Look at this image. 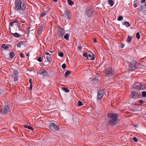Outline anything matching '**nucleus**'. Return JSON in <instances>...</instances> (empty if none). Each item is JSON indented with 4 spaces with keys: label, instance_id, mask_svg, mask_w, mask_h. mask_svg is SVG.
<instances>
[{
    "label": "nucleus",
    "instance_id": "nucleus-9",
    "mask_svg": "<svg viewBox=\"0 0 146 146\" xmlns=\"http://www.w3.org/2000/svg\"><path fill=\"white\" fill-rule=\"evenodd\" d=\"M63 16L66 18L70 19L71 18L70 11L68 10H66L64 11Z\"/></svg>",
    "mask_w": 146,
    "mask_h": 146
},
{
    "label": "nucleus",
    "instance_id": "nucleus-53",
    "mask_svg": "<svg viewBox=\"0 0 146 146\" xmlns=\"http://www.w3.org/2000/svg\"><path fill=\"white\" fill-rule=\"evenodd\" d=\"M21 23H25V22L24 21V22H21Z\"/></svg>",
    "mask_w": 146,
    "mask_h": 146
},
{
    "label": "nucleus",
    "instance_id": "nucleus-24",
    "mask_svg": "<svg viewBox=\"0 0 146 146\" xmlns=\"http://www.w3.org/2000/svg\"><path fill=\"white\" fill-rule=\"evenodd\" d=\"M69 36V35L68 34V33H66L64 36V38L66 40H68Z\"/></svg>",
    "mask_w": 146,
    "mask_h": 146
},
{
    "label": "nucleus",
    "instance_id": "nucleus-17",
    "mask_svg": "<svg viewBox=\"0 0 146 146\" xmlns=\"http://www.w3.org/2000/svg\"><path fill=\"white\" fill-rule=\"evenodd\" d=\"M108 3L111 6H112L114 4V2L112 0H108Z\"/></svg>",
    "mask_w": 146,
    "mask_h": 146
},
{
    "label": "nucleus",
    "instance_id": "nucleus-44",
    "mask_svg": "<svg viewBox=\"0 0 146 146\" xmlns=\"http://www.w3.org/2000/svg\"><path fill=\"white\" fill-rule=\"evenodd\" d=\"M14 79H15V81H18V78L17 77H16Z\"/></svg>",
    "mask_w": 146,
    "mask_h": 146
},
{
    "label": "nucleus",
    "instance_id": "nucleus-1",
    "mask_svg": "<svg viewBox=\"0 0 146 146\" xmlns=\"http://www.w3.org/2000/svg\"><path fill=\"white\" fill-rule=\"evenodd\" d=\"M26 6L24 3H22L20 0H16L15 2V9L17 11H24Z\"/></svg>",
    "mask_w": 146,
    "mask_h": 146
},
{
    "label": "nucleus",
    "instance_id": "nucleus-42",
    "mask_svg": "<svg viewBox=\"0 0 146 146\" xmlns=\"http://www.w3.org/2000/svg\"><path fill=\"white\" fill-rule=\"evenodd\" d=\"M32 84H30V88H29V89L31 91L32 90Z\"/></svg>",
    "mask_w": 146,
    "mask_h": 146
},
{
    "label": "nucleus",
    "instance_id": "nucleus-15",
    "mask_svg": "<svg viewBox=\"0 0 146 146\" xmlns=\"http://www.w3.org/2000/svg\"><path fill=\"white\" fill-rule=\"evenodd\" d=\"M11 34L13 36H14L17 38H19L20 36V35L19 34L17 33H11Z\"/></svg>",
    "mask_w": 146,
    "mask_h": 146
},
{
    "label": "nucleus",
    "instance_id": "nucleus-50",
    "mask_svg": "<svg viewBox=\"0 0 146 146\" xmlns=\"http://www.w3.org/2000/svg\"><path fill=\"white\" fill-rule=\"evenodd\" d=\"M49 52H50L52 53V52H53V51H49Z\"/></svg>",
    "mask_w": 146,
    "mask_h": 146
},
{
    "label": "nucleus",
    "instance_id": "nucleus-7",
    "mask_svg": "<svg viewBox=\"0 0 146 146\" xmlns=\"http://www.w3.org/2000/svg\"><path fill=\"white\" fill-rule=\"evenodd\" d=\"M140 93H138L134 91H132L131 93V96L134 99H137L139 98Z\"/></svg>",
    "mask_w": 146,
    "mask_h": 146
},
{
    "label": "nucleus",
    "instance_id": "nucleus-19",
    "mask_svg": "<svg viewBox=\"0 0 146 146\" xmlns=\"http://www.w3.org/2000/svg\"><path fill=\"white\" fill-rule=\"evenodd\" d=\"M68 2L69 5L70 6H72L74 4V3L71 0H68Z\"/></svg>",
    "mask_w": 146,
    "mask_h": 146
},
{
    "label": "nucleus",
    "instance_id": "nucleus-11",
    "mask_svg": "<svg viewBox=\"0 0 146 146\" xmlns=\"http://www.w3.org/2000/svg\"><path fill=\"white\" fill-rule=\"evenodd\" d=\"M44 58L46 59L47 60L48 62H50V56L49 53L48 52L45 53L44 56Z\"/></svg>",
    "mask_w": 146,
    "mask_h": 146
},
{
    "label": "nucleus",
    "instance_id": "nucleus-23",
    "mask_svg": "<svg viewBox=\"0 0 146 146\" xmlns=\"http://www.w3.org/2000/svg\"><path fill=\"white\" fill-rule=\"evenodd\" d=\"M42 27L41 26H40L39 27V28L38 30V34H39L41 33V32L42 31Z\"/></svg>",
    "mask_w": 146,
    "mask_h": 146
},
{
    "label": "nucleus",
    "instance_id": "nucleus-38",
    "mask_svg": "<svg viewBox=\"0 0 146 146\" xmlns=\"http://www.w3.org/2000/svg\"><path fill=\"white\" fill-rule=\"evenodd\" d=\"M20 56L21 58H24L25 57L23 53H21L20 54Z\"/></svg>",
    "mask_w": 146,
    "mask_h": 146
},
{
    "label": "nucleus",
    "instance_id": "nucleus-28",
    "mask_svg": "<svg viewBox=\"0 0 146 146\" xmlns=\"http://www.w3.org/2000/svg\"><path fill=\"white\" fill-rule=\"evenodd\" d=\"M132 37L131 36H128L127 39V41L128 42H129L131 40V39Z\"/></svg>",
    "mask_w": 146,
    "mask_h": 146
},
{
    "label": "nucleus",
    "instance_id": "nucleus-6",
    "mask_svg": "<svg viewBox=\"0 0 146 146\" xmlns=\"http://www.w3.org/2000/svg\"><path fill=\"white\" fill-rule=\"evenodd\" d=\"M57 34L58 36L61 38L62 37L63 35L65 33V31L63 28L59 27L58 29Z\"/></svg>",
    "mask_w": 146,
    "mask_h": 146
},
{
    "label": "nucleus",
    "instance_id": "nucleus-36",
    "mask_svg": "<svg viewBox=\"0 0 146 146\" xmlns=\"http://www.w3.org/2000/svg\"><path fill=\"white\" fill-rule=\"evenodd\" d=\"M132 139L135 142H137V139L135 137H133Z\"/></svg>",
    "mask_w": 146,
    "mask_h": 146
},
{
    "label": "nucleus",
    "instance_id": "nucleus-48",
    "mask_svg": "<svg viewBox=\"0 0 146 146\" xmlns=\"http://www.w3.org/2000/svg\"><path fill=\"white\" fill-rule=\"evenodd\" d=\"M29 53H27V56H29Z\"/></svg>",
    "mask_w": 146,
    "mask_h": 146
},
{
    "label": "nucleus",
    "instance_id": "nucleus-4",
    "mask_svg": "<svg viewBox=\"0 0 146 146\" xmlns=\"http://www.w3.org/2000/svg\"><path fill=\"white\" fill-rule=\"evenodd\" d=\"M9 107L7 106H4L1 110H0V112L4 115H6L9 110Z\"/></svg>",
    "mask_w": 146,
    "mask_h": 146
},
{
    "label": "nucleus",
    "instance_id": "nucleus-10",
    "mask_svg": "<svg viewBox=\"0 0 146 146\" xmlns=\"http://www.w3.org/2000/svg\"><path fill=\"white\" fill-rule=\"evenodd\" d=\"M113 74V72L112 71L111 68H108L106 70L105 74L107 75L108 76H110Z\"/></svg>",
    "mask_w": 146,
    "mask_h": 146
},
{
    "label": "nucleus",
    "instance_id": "nucleus-39",
    "mask_svg": "<svg viewBox=\"0 0 146 146\" xmlns=\"http://www.w3.org/2000/svg\"><path fill=\"white\" fill-rule=\"evenodd\" d=\"M40 62H42L41 58L40 57H39L37 59Z\"/></svg>",
    "mask_w": 146,
    "mask_h": 146
},
{
    "label": "nucleus",
    "instance_id": "nucleus-29",
    "mask_svg": "<svg viewBox=\"0 0 146 146\" xmlns=\"http://www.w3.org/2000/svg\"><path fill=\"white\" fill-rule=\"evenodd\" d=\"M58 54L61 57H62L64 56V54L62 52L60 51L58 52Z\"/></svg>",
    "mask_w": 146,
    "mask_h": 146
},
{
    "label": "nucleus",
    "instance_id": "nucleus-40",
    "mask_svg": "<svg viewBox=\"0 0 146 146\" xmlns=\"http://www.w3.org/2000/svg\"><path fill=\"white\" fill-rule=\"evenodd\" d=\"M124 47V44L123 43H122L121 44V48H123Z\"/></svg>",
    "mask_w": 146,
    "mask_h": 146
},
{
    "label": "nucleus",
    "instance_id": "nucleus-51",
    "mask_svg": "<svg viewBox=\"0 0 146 146\" xmlns=\"http://www.w3.org/2000/svg\"><path fill=\"white\" fill-rule=\"evenodd\" d=\"M78 48L79 49H81V47L80 46H78Z\"/></svg>",
    "mask_w": 146,
    "mask_h": 146
},
{
    "label": "nucleus",
    "instance_id": "nucleus-37",
    "mask_svg": "<svg viewBox=\"0 0 146 146\" xmlns=\"http://www.w3.org/2000/svg\"><path fill=\"white\" fill-rule=\"evenodd\" d=\"M145 101L143 100H140L139 101V102L141 104H143L145 102Z\"/></svg>",
    "mask_w": 146,
    "mask_h": 146
},
{
    "label": "nucleus",
    "instance_id": "nucleus-26",
    "mask_svg": "<svg viewBox=\"0 0 146 146\" xmlns=\"http://www.w3.org/2000/svg\"><path fill=\"white\" fill-rule=\"evenodd\" d=\"M142 96L143 97H146V92L145 91L142 92H141Z\"/></svg>",
    "mask_w": 146,
    "mask_h": 146
},
{
    "label": "nucleus",
    "instance_id": "nucleus-25",
    "mask_svg": "<svg viewBox=\"0 0 146 146\" xmlns=\"http://www.w3.org/2000/svg\"><path fill=\"white\" fill-rule=\"evenodd\" d=\"M124 25L126 27H129L130 26V24L129 22L127 21H125L124 22Z\"/></svg>",
    "mask_w": 146,
    "mask_h": 146
},
{
    "label": "nucleus",
    "instance_id": "nucleus-13",
    "mask_svg": "<svg viewBox=\"0 0 146 146\" xmlns=\"http://www.w3.org/2000/svg\"><path fill=\"white\" fill-rule=\"evenodd\" d=\"M17 24L19 25L20 23L19 21H18L17 20H15L11 22L10 23V25L11 27H13V25H16Z\"/></svg>",
    "mask_w": 146,
    "mask_h": 146
},
{
    "label": "nucleus",
    "instance_id": "nucleus-5",
    "mask_svg": "<svg viewBox=\"0 0 146 146\" xmlns=\"http://www.w3.org/2000/svg\"><path fill=\"white\" fill-rule=\"evenodd\" d=\"M49 129L53 131H58L59 128L57 125L53 123H50L48 125Z\"/></svg>",
    "mask_w": 146,
    "mask_h": 146
},
{
    "label": "nucleus",
    "instance_id": "nucleus-54",
    "mask_svg": "<svg viewBox=\"0 0 146 146\" xmlns=\"http://www.w3.org/2000/svg\"><path fill=\"white\" fill-rule=\"evenodd\" d=\"M145 5L146 7V3H145Z\"/></svg>",
    "mask_w": 146,
    "mask_h": 146
},
{
    "label": "nucleus",
    "instance_id": "nucleus-3",
    "mask_svg": "<svg viewBox=\"0 0 146 146\" xmlns=\"http://www.w3.org/2000/svg\"><path fill=\"white\" fill-rule=\"evenodd\" d=\"M83 55L86 59L88 60H94V55L92 52H89L88 54L85 52L83 54Z\"/></svg>",
    "mask_w": 146,
    "mask_h": 146
},
{
    "label": "nucleus",
    "instance_id": "nucleus-8",
    "mask_svg": "<svg viewBox=\"0 0 146 146\" xmlns=\"http://www.w3.org/2000/svg\"><path fill=\"white\" fill-rule=\"evenodd\" d=\"M104 95V92L102 90H99L98 93L97 100H100Z\"/></svg>",
    "mask_w": 146,
    "mask_h": 146
},
{
    "label": "nucleus",
    "instance_id": "nucleus-47",
    "mask_svg": "<svg viewBox=\"0 0 146 146\" xmlns=\"http://www.w3.org/2000/svg\"><path fill=\"white\" fill-rule=\"evenodd\" d=\"M93 41L94 42H96V40L95 38H94L93 39Z\"/></svg>",
    "mask_w": 146,
    "mask_h": 146
},
{
    "label": "nucleus",
    "instance_id": "nucleus-46",
    "mask_svg": "<svg viewBox=\"0 0 146 146\" xmlns=\"http://www.w3.org/2000/svg\"><path fill=\"white\" fill-rule=\"evenodd\" d=\"M133 6L135 7L136 8L137 7V5L136 4H134Z\"/></svg>",
    "mask_w": 146,
    "mask_h": 146
},
{
    "label": "nucleus",
    "instance_id": "nucleus-22",
    "mask_svg": "<svg viewBox=\"0 0 146 146\" xmlns=\"http://www.w3.org/2000/svg\"><path fill=\"white\" fill-rule=\"evenodd\" d=\"M62 90L64 92H68L69 91V90H68L67 88H62Z\"/></svg>",
    "mask_w": 146,
    "mask_h": 146
},
{
    "label": "nucleus",
    "instance_id": "nucleus-52",
    "mask_svg": "<svg viewBox=\"0 0 146 146\" xmlns=\"http://www.w3.org/2000/svg\"><path fill=\"white\" fill-rule=\"evenodd\" d=\"M141 8L142 9H143V7L142 6H141Z\"/></svg>",
    "mask_w": 146,
    "mask_h": 146
},
{
    "label": "nucleus",
    "instance_id": "nucleus-34",
    "mask_svg": "<svg viewBox=\"0 0 146 146\" xmlns=\"http://www.w3.org/2000/svg\"><path fill=\"white\" fill-rule=\"evenodd\" d=\"M82 102L80 101H79L78 102V106H80L82 105Z\"/></svg>",
    "mask_w": 146,
    "mask_h": 146
},
{
    "label": "nucleus",
    "instance_id": "nucleus-31",
    "mask_svg": "<svg viewBox=\"0 0 146 146\" xmlns=\"http://www.w3.org/2000/svg\"><path fill=\"white\" fill-rule=\"evenodd\" d=\"M136 36L137 38L138 39H139L140 38V35L139 32H137L136 34Z\"/></svg>",
    "mask_w": 146,
    "mask_h": 146
},
{
    "label": "nucleus",
    "instance_id": "nucleus-16",
    "mask_svg": "<svg viewBox=\"0 0 146 146\" xmlns=\"http://www.w3.org/2000/svg\"><path fill=\"white\" fill-rule=\"evenodd\" d=\"M139 87V89L141 90H143L145 89L146 88V87L143 85H138Z\"/></svg>",
    "mask_w": 146,
    "mask_h": 146
},
{
    "label": "nucleus",
    "instance_id": "nucleus-43",
    "mask_svg": "<svg viewBox=\"0 0 146 146\" xmlns=\"http://www.w3.org/2000/svg\"><path fill=\"white\" fill-rule=\"evenodd\" d=\"M32 79H30L29 80V82L30 83V84H32Z\"/></svg>",
    "mask_w": 146,
    "mask_h": 146
},
{
    "label": "nucleus",
    "instance_id": "nucleus-49",
    "mask_svg": "<svg viewBox=\"0 0 146 146\" xmlns=\"http://www.w3.org/2000/svg\"><path fill=\"white\" fill-rule=\"evenodd\" d=\"M53 1L54 2H57V0H53Z\"/></svg>",
    "mask_w": 146,
    "mask_h": 146
},
{
    "label": "nucleus",
    "instance_id": "nucleus-27",
    "mask_svg": "<svg viewBox=\"0 0 146 146\" xmlns=\"http://www.w3.org/2000/svg\"><path fill=\"white\" fill-rule=\"evenodd\" d=\"M24 127L25 128H27L29 129H30V130H33V128L31 126H29L27 125H24Z\"/></svg>",
    "mask_w": 146,
    "mask_h": 146
},
{
    "label": "nucleus",
    "instance_id": "nucleus-18",
    "mask_svg": "<svg viewBox=\"0 0 146 146\" xmlns=\"http://www.w3.org/2000/svg\"><path fill=\"white\" fill-rule=\"evenodd\" d=\"M24 44V42L23 41H21L19 42L17 45V46L19 47H21V46Z\"/></svg>",
    "mask_w": 146,
    "mask_h": 146
},
{
    "label": "nucleus",
    "instance_id": "nucleus-33",
    "mask_svg": "<svg viewBox=\"0 0 146 146\" xmlns=\"http://www.w3.org/2000/svg\"><path fill=\"white\" fill-rule=\"evenodd\" d=\"M123 19V17L121 16H119L117 18V20L119 21H121Z\"/></svg>",
    "mask_w": 146,
    "mask_h": 146
},
{
    "label": "nucleus",
    "instance_id": "nucleus-35",
    "mask_svg": "<svg viewBox=\"0 0 146 146\" xmlns=\"http://www.w3.org/2000/svg\"><path fill=\"white\" fill-rule=\"evenodd\" d=\"M62 67L63 69H65L66 67V64H62Z\"/></svg>",
    "mask_w": 146,
    "mask_h": 146
},
{
    "label": "nucleus",
    "instance_id": "nucleus-45",
    "mask_svg": "<svg viewBox=\"0 0 146 146\" xmlns=\"http://www.w3.org/2000/svg\"><path fill=\"white\" fill-rule=\"evenodd\" d=\"M145 0H141V3H142L145 2Z\"/></svg>",
    "mask_w": 146,
    "mask_h": 146
},
{
    "label": "nucleus",
    "instance_id": "nucleus-30",
    "mask_svg": "<svg viewBox=\"0 0 146 146\" xmlns=\"http://www.w3.org/2000/svg\"><path fill=\"white\" fill-rule=\"evenodd\" d=\"M70 73L71 72L70 71H67L65 72L64 75L66 76H67L68 75L70 74Z\"/></svg>",
    "mask_w": 146,
    "mask_h": 146
},
{
    "label": "nucleus",
    "instance_id": "nucleus-20",
    "mask_svg": "<svg viewBox=\"0 0 146 146\" xmlns=\"http://www.w3.org/2000/svg\"><path fill=\"white\" fill-rule=\"evenodd\" d=\"M15 56V54L13 52H11L9 55V57L11 58H13Z\"/></svg>",
    "mask_w": 146,
    "mask_h": 146
},
{
    "label": "nucleus",
    "instance_id": "nucleus-41",
    "mask_svg": "<svg viewBox=\"0 0 146 146\" xmlns=\"http://www.w3.org/2000/svg\"><path fill=\"white\" fill-rule=\"evenodd\" d=\"M32 84H30V88H29V89L31 91L32 90Z\"/></svg>",
    "mask_w": 146,
    "mask_h": 146
},
{
    "label": "nucleus",
    "instance_id": "nucleus-14",
    "mask_svg": "<svg viewBox=\"0 0 146 146\" xmlns=\"http://www.w3.org/2000/svg\"><path fill=\"white\" fill-rule=\"evenodd\" d=\"M39 73L42 76H44L47 75L46 72L44 70H41L39 71Z\"/></svg>",
    "mask_w": 146,
    "mask_h": 146
},
{
    "label": "nucleus",
    "instance_id": "nucleus-2",
    "mask_svg": "<svg viewBox=\"0 0 146 146\" xmlns=\"http://www.w3.org/2000/svg\"><path fill=\"white\" fill-rule=\"evenodd\" d=\"M108 117L110 118L109 122L111 124L113 125L117 121V115L116 113H109L107 115Z\"/></svg>",
    "mask_w": 146,
    "mask_h": 146
},
{
    "label": "nucleus",
    "instance_id": "nucleus-32",
    "mask_svg": "<svg viewBox=\"0 0 146 146\" xmlns=\"http://www.w3.org/2000/svg\"><path fill=\"white\" fill-rule=\"evenodd\" d=\"M46 14V13L45 12H43L42 13H41L40 15V17H44L45 15Z\"/></svg>",
    "mask_w": 146,
    "mask_h": 146
},
{
    "label": "nucleus",
    "instance_id": "nucleus-21",
    "mask_svg": "<svg viewBox=\"0 0 146 146\" xmlns=\"http://www.w3.org/2000/svg\"><path fill=\"white\" fill-rule=\"evenodd\" d=\"M1 46L3 48L5 49H7L9 48V47L8 46L4 44H2V45Z\"/></svg>",
    "mask_w": 146,
    "mask_h": 146
},
{
    "label": "nucleus",
    "instance_id": "nucleus-12",
    "mask_svg": "<svg viewBox=\"0 0 146 146\" xmlns=\"http://www.w3.org/2000/svg\"><path fill=\"white\" fill-rule=\"evenodd\" d=\"M136 62L134 60H132L130 62L129 66L131 68H133L135 67Z\"/></svg>",
    "mask_w": 146,
    "mask_h": 146
}]
</instances>
